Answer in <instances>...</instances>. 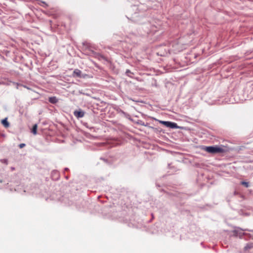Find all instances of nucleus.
I'll list each match as a JSON object with an SVG mask.
<instances>
[{
  "instance_id": "obj_4",
  "label": "nucleus",
  "mask_w": 253,
  "mask_h": 253,
  "mask_svg": "<svg viewBox=\"0 0 253 253\" xmlns=\"http://www.w3.org/2000/svg\"><path fill=\"white\" fill-rule=\"evenodd\" d=\"M73 77L81 78V77H82L81 71L78 69H75L73 73Z\"/></svg>"
},
{
  "instance_id": "obj_3",
  "label": "nucleus",
  "mask_w": 253,
  "mask_h": 253,
  "mask_svg": "<svg viewBox=\"0 0 253 253\" xmlns=\"http://www.w3.org/2000/svg\"><path fill=\"white\" fill-rule=\"evenodd\" d=\"M74 115L77 118H83L84 115V112L82 111L76 110L74 112Z\"/></svg>"
},
{
  "instance_id": "obj_10",
  "label": "nucleus",
  "mask_w": 253,
  "mask_h": 253,
  "mask_svg": "<svg viewBox=\"0 0 253 253\" xmlns=\"http://www.w3.org/2000/svg\"><path fill=\"white\" fill-rule=\"evenodd\" d=\"M25 146V144L24 143H21V144H20L19 145V147H20V148H23Z\"/></svg>"
},
{
  "instance_id": "obj_13",
  "label": "nucleus",
  "mask_w": 253,
  "mask_h": 253,
  "mask_svg": "<svg viewBox=\"0 0 253 253\" xmlns=\"http://www.w3.org/2000/svg\"><path fill=\"white\" fill-rule=\"evenodd\" d=\"M238 231H239V230L238 229L237 230H234V233L235 234H237L238 233Z\"/></svg>"
},
{
  "instance_id": "obj_8",
  "label": "nucleus",
  "mask_w": 253,
  "mask_h": 253,
  "mask_svg": "<svg viewBox=\"0 0 253 253\" xmlns=\"http://www.w3.org/2000/svg\"><path fill=\"white\" fill-rule=\"evenodd\" d=\"M38 128V126L37 124H35L33 126V128L32 130V132L33 134H37V130Z\"/></svg>"
},
{
  "instance_id": "obj_6",
  "label": "nucleus",
  "mask_w": 253,
  "mask_h": 253,
  "mask_svg": "<svg viewBox=\"0 0 253 253\" xmlns=\"http://www.w3.org/2000/svg\"><path fill=\"white\" fill-rule=\"evenodd\" d=\"M49 101L52 104H55L58 102V99L56 97H50L48 99Z\"/></svg>"
},
{
  "instance_id": "obj_7",
  "label": "nucleus",
  "mask_w": 253,
  "mask_h": 253,
  "mask_svg": "<svg viewBox=\"0 0 253 253\" xmlns=\"http://www.w3.org/2000/svg\"><path fill=\"white\" fill-rule=\"evenodd\" d=\"M2 125L5 127H8L9 126V123L7 121L6 119H3L2 120Z\"/></svg>"
},
{
  "instance_id": "obj_12",
  "label": "nucleus",
  "mask_w": 253,
  "mask_h": 253,
  "mask_svg": "<svg viewBox=\"0 0 253 253\" xmlns=\"http://www.w3.org/2000/svg\"><path fill=\"white\" fill-rule=\"evenodd\" d=\"M126 73L128 74V73H131V72L129 70H127L126 71Z\"/></svg>"
},
{
  "instance_id": "obj_1",
  "label": "nucleus",
  "mask_w": 253,
  "mask_h": 253,
  "mask_svg": "<svg viewBox=\"0 0 253 253\" xmlns=\"http://www.w3.org/2000/svg\"><path fill=\"white\" fill-rule=\"evenodd\" d=\"M205 151L211 154L220 153L224 152V149L217 146H207L203 149Z\"/></svg>"
},
{
  "instance_id": "obj_11",
  "label": "nucleus",
  "mask_w": 253,
  "mask_h": 253,
  "mask_svg": "<svg viewBox=\"0 0 253 253\" xmlns=\"http://www.w3.org/2000/svg\"><path fill=\"white\" fill-rule=\"evenodd\" d=\"M87 76H88L86 74L82 75L81 78H86Z\"/></svg>"
},
{
  "instance_id": "obj_2",
  "label": "nucleus",
  "mask_w": 253,
  "mask_h": 253,
  "mask_svg": "<svg viewBox=\"0 0 253 253\" xmlns=\"http://www.w3.org/2000/svg\"><path fill=\"white\" fill-rule=\"evenodd\" d=\"M161 123L166 126L169 127L171 128H174L176 126V124L175 123H171L170 122L162 121Z\"/></svg>"
},
{
  "instance_id": "obj_9",
  "label": "nucleus",
  "mask_w": 253,
  "mask_h": 253,
  "mask_svg": "<svg viewBox=\"0 0 253 253\" xmlns=\"http://www.w3.org/2000/svg\"><path fill=\"white\" fill-rule=\"evenodd\" d=\"M241 184L245 186L246 187H248L249 186V183L245 181H242L241 182Z\"/></svg>"
},
{
  "instance_id": "obj_14",
  "label": "nucleus",
  "mask_w": 253,
  "mask_h": 253,
  "mask_svg": "<svg viewBox=\"0 0 253 253\" xmlns=\"http://www.w3.org/2000/svg\"><path fill=\"white\" fill-rule=\"evenodd\" d=\"M100 58H102V59H105V58H104L103 56H100Z\"/></svg>"
},
{
  "instance_id": "obj_5",
  "label": "nucleus",
  "mask_w": 253,
  "mask_h": 253,
  "mask_svg": "<svg viewBox=\"0 0 253 253\" xmlns=\"http://www.w3.org/2000/svg\"><path fill=\"white\" fill-rule=\"evenodd\" d=\"M253 248V246L252 244H247L244 249V252L247 253L250 250Z\"/></svg>"
}]
</instances>
